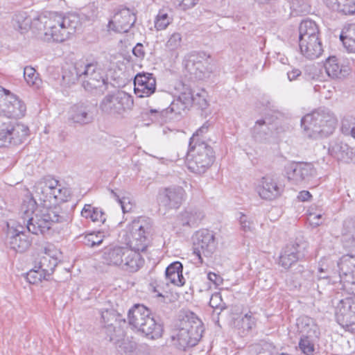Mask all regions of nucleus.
Returning <instances> with one entry per match:
<instances>
[{"label": "nucleus", "instance_id": "f257e3e1", "mask_svg": "<svg viewBox=\"0 0 355 355\" xmlns=\"http://www.w3.org/2000/svg\"><path fill=\"white\" fill-rule=\"evenodd\" d=\"M69 219L70 216L58 207L38 211L36 202L30 199L22 204L18 221L10 220L7 223L8 245L13 250L23 252L31 243L25 234V228L33 234H45L55 223Z\"/></svg>", "mask_w": 355, "mask_h": 355}, {"label": "nucleus", "instance_id": "f03ea898", "mask_svg": "<svg viewBox=\"0 0 355 355\" xmlns=\"http://www.w3.org/2000/svg\"><path fill=\"white\" fill-rule=\"evenodd\" d=\"M193 96L192 89L184 85L178 98L171 103L170 94L161 92L155 96L159 101L157 107L150 108L143 114L148 117L153 123L160 125L179 120L182 112L193 105Z\"/></svg>", "mask_w": 355, "mask_h": 355}, {"label": "nucleus", "instance_id": "7ed1b4c3", "mask_svg": "<svg viewBox=\"0 0 355 355\" xmlns=\"http://www.w3.org/2000/svg\"><path fill=\"white\" fill-rule=\"evenodd\" d=\"M39 30L43 31L44 40L62 42L69 40L80 26V19L75 14L62 15L58 13H49L40 15L33 22Z\"/></svg>", "mask_w": 355, "mask_h": 355}, {"label": "nucleus", "instance_id": "20e7f679", "mask_svg": "<svg viewBox=\"0 0 355 355\" xmlns=\"http://www.w3.org/2000/svg\"><path fill=\"white\" fill-rule=\"evenodd\" d=\"M204 332L202 321L193 313L185 315L171 336L173 345L181 350L196 345Z\"/></svg>", "mask_w": 355, "mask_h": 355}, {"label": "nucleus", "instance_id": "39448f33", "mask_svg": "<svg viewBox=\"0 0 355 355\" xmlns=\"http://www.w3.org/2000/svg\"><path fill=\"white\" fill-rule=\"evenodd\" d=\"M128 323L146 338L155 340L162 337L163 326L157 322L150 311L144 305L136 304L128 313Z\"/></svg>", "mask_w": 355, "mask_h": 355}, {"label": "nucleus", "instance_id": "423d86ee", "mask_svg": "<svg viewBox=\"0 0 355 355\" xmlns=\"http://www.w3.org/2000/svg\"><path fill=\"white\" fill-rule=\"evenodd\" d=\"M337 120L327 110L320 109L306 114L301 120V126L310 137H327L335 130Z\"/></svg>", "mask_w": 355, "mask_h": 355}, {"label": "nucleus", "instance_id": "0eeeda50", "mask_svg": "<svg viewBox=\"0 0 355 355\" xmlns=\"http://www.w3.org/2000/svg\"><path fill=\"white\" fill-rule=\"evenodd\" d=\"M188 155L191 157L188 161L189 169L198 174L205 173L215 158L213 148L205 142H189Z\"/></svg>", "mask_w": 355, "mask_h": 355}, {"label": "nucleus", "instance_id": "6e6552de", "mask_svg": "<svg viewBox=\"0 0 355 355\" xmlns=\"http://www.w3.org/2000/svg\"><path fill=\"white\" fill-rule=\"evenodd\" d=\"M153 227L150 218L139 217L128 225L129 241L128 245L134 251L144 252L149 244V235Z\"/></svg>", "mask_w": 355, "mask_h": 355}, {"label": "nucleus", "instance_id": "1a4fd4ad", "mask_svg": "<svg viewBox=\"0 0 355 355\" xmlns=\"http://www.w3.org/2000/svg\"><path fill=\"white\" fill-rule=\"evenodd\" d=\"M307 248L308 243L302 239L291 241L282 248L279 265L286 270L291 268L298 261L305 259L308 254Z\"/></svg>", "mask_w": 355, "mask_h": 355}, {"label": "nucleus", "instance_id": "9d476101", "mask_svg": "<svg viewBox=\"0 0 355 355\" xmlns=\"http://www.w3.org/2000/svg\"><path fill=\"white\" fill-rule=\"evenodd\" d=\"M133 105L132 96L125 92L106 95L101 101L99 109L103 113L119 116Z\"/></svg>", "mask_w": 355, "mask_h": 355}, {"label": "nucleus", "instance_id": "9b49d317", "mask_svg": "<svg viewBox=\"0 0 355 355\" xmlns=\"http://www.w3.org/2000/svg\"><path fill=\"white\" fill-rule=\"evenodd\" d=\"M26 125L17 122L3 123L0 128V148L17 146L22 144L28 135Z\"/></svg>", "mask_w": 355, "mask_h": 355}, {"label": "nucleus", "instance_id": "f8f14e48", "mask_svg": "<svg viewBox=\"0 0 355 355\" xmlns=\"http://www.w3.org/2000/svg\"><path fill=\"white\" fill-rule=\"evenodd\" d=\"M36 192L41 193L45 201L55 200V203L68 201L71 193L68 188L62 187L59 182L53 178H48L44 181L40 182L35 186Z\"/></svg>", "mask_w": 355, "mask_h": 355}, {"label": "nucleus", "instance_id": "ddd939ff", "mask_svg": "<svg viewBox=\"0 0 355 355\" xmlns=\"http://www.w3.org/2000/svg\"><path fill=\"white\" fill-rule=\"evenodd\" d=\"M217 243L213 232L206 229L198 231L193 237V252L200 263H203L202 255L209 257L215 252Z\"/></svg>", "mask_w": 355, "mask_h": 355}, {"label": "nucleus", "instance_id": "4468645a", "mask_svg": "<svg viewBox=\"0 0 355 355\" xmlns=\"http://www.w3.org/2000/svg\"><path fill=\"white\" fill-rule=\"evenodd\" d=\"M284 170L288 180L295 185L309 182L315 175L313 165L308 162H291Z\"/></svg>", "mask_w": 355, "mask_h": 355}, {"label": "nucleus", "instance_id": "2eb2a0df", "mask_svg": "<svg viewBox=\"0 0 355 355\" xmlns=\"http://www.w3.org/2000/svg\"><path fill=\"white\" fill-rule=\"evenodd\" d=\"M335 316L340 326L355 331V297L340 300L336 306Z\"/></svg>", "mask_w": 355, "mask_h": 355}, {"label": "nucleus", "instance_id": "dca6fc26", "mask_svg": "<svg viewBox=\"0 0 355 355\" xmlns=\"http://www.w3.org/2000/svg\"><path fill=\"white\" fill-rule=\"evenodd\" d=\"M123 256H125L126 259L131 261V264L128 261L126 262L128 263V268L130 269L131 266L136 268L135 262L137 260L136 258L137 255L135 254V251L129 247L115 245L106 249L104 252V259L107 264L110 265L119 266V264H121Z\"/></svg>", "mask_w": 355, "mask_h": 355}, {"label": "nucleus", "instance_id": "f3484780", "mask_svg": "<svg viewBox=\"0 0 355 355\" xmlns=\"http://www.w3.org/2000/svg\"><path fill=\"white\" fill-rule=\"evenodd\" d=\"M209 58L203 52L191 53L187 57L185 68L196 78L202 79L207 71Z\"/></svg>", "mask_w": 355, "mask_h": 355}, {"label": "nucleus", "instance_id": "a211bd4d", "mask_svg": "<svg viewBox=\"0 0 355 355\" xmlns=\"http://www.w3.org/2000/svg\"><path fill=\"white\" fill-rule=\"evenodd\" d=\"M136 21L135 14L127 8H123L114 14L108 23V28L114 32L127 33Z\"/></svg>", "mask_w": 355, "mask_h": 355}, {"label": "nucleus", "instance_id": "6ab92c4d", "mask_svg": "<svg viewBox=\"0 0 355 355\" xmlns=\"http://www.w3.org/2000/svg\"><path fill=\"white\" fill-rule=\"evenodd\" d=\"M26 106L16 95L10 91L3 98L2 108H0V116L8 118H21L25 115Z\"/></svg>", "mask_w": 355, "mask_h": 355}, {"label": "nucleus", "instance_id": "aec40b11", "mask_svg": "<svg viewBox=\"0 0 355 355\" xmlns=\"http://www.w3.org/2000/svg\"><path fill=\"white\" fill-rule=\"evenodd\" d=\"M185 199V191L180 187L165 188L159 192V201L168 209H178Z\"/></svg>", "mask_w": 355, "mask_h": 355}, {"label": "nucleus", "instance_id": "412c9836", "mask_svg": "<svg viewBox=\"0 0 355 355\" xmlns=\"http://www.w3.org/2000/svg\"><path fill=\"white\" fill-rule=\"evenodd\" d=\"M102 331L105 335L106 339L115 345H118L125 352H132L136 347L135 343L126 342L124 331L119 326H112V324L103 325Z\"/></svg>", "mask_w": 355, "mask_h": 355}, {"label": "nucleus", "instance_id": "4be33fe9", "mask_svg": "<svg viewBox=\"0 0 355 355\" xmlns=\"http://www.w3.org/2000/svg\"><path fill=\"white\" fill-rule=\"evenodd\" d=\"M135 94L139 98L148 97L156 90V80L152 73H138L134 79Z\"/></svg>", "mask_w": 355, "mask_h": 355}, {"label": "nucleus", "instance_id": "5701e85b", "mask_svg": "<svg viewBox=\"0 0 355 355\" xmlns=\"http://www.w3.org/2000/svg\"><path fill=\"white\" fill-rule=\"evenodd\" d=\"M259 196L265 200H273L279 197L283 191L277 182L270 177H263L261 185L257 188Z\"/></svg>", "mask_w": 355, "mask_h": 355}, {"label": "nucleus", "instance_id": "b1692460", "mask_svg": "<svg viewBox=\"0 0 355 355\" xmlns=\"http://www.w3.org/2000/svg\"><path fill=\"white\" fill-rule=\"evenodd\" d=\"M89 70V62L87 60H80L76 62L74 65V71L76 76H69L67 73L62 75V79L65 84L70 85L75 83L76 80L83 83V87L85 90L87 89L89 82L85 80L87 76V71Z\"/></svg>", "mask_w": 355, "mask_h": 355}, {"label": "nucleus", "instance_id": "393cba45", "mask_svg": "<svg viewBox=\"0 0 355 355\" xmlns=\"http://www.w3.org/2000/svg\"><path fill=\"white\" fill-rule=\"evenodd\" d=\"M299 46L301 53L310 60L319 58L323 52L320 37L300 40Z\"/></svg>", "mask_w": 355, "mask_h": 355}, {"label": "nucleus", "instance_id": "a878e982", "mask_svg": "<svg viewBox=\"0 0 355 355\" xmlns=\"http://www.w3.org/2000/svg\"><path fill=\"white\" fill-rule=\"evenodd\" d=\"M202 211L197 208H187L178 216V224L182 226L196 227L204 218Z\"/></svg>", "mask_w": 355, "mask_h": 355}, {"label": "nucleus", "instance_id": "bb28decb", "mask_svg": "<svg viewBox=\"0 0 355 355\" xmlns=\"http://www.w3.org/2000/svg\"><path fill=\"white\" fill-rule=\"evenodd\" d=\"M329 151L338 159L348 162L352 159V148L342 141L336 140L330 144Z\"/></svg>", "mask_w": 355, "mask_h": 355}, {"label": "nucleus", "instance_id": "cd10ccee", "mask_svg": "<svg viewBox=\"0 0 355 355\" xmlns=\"http://www.w3.org/2000/svg\"><path fill=\"white\" fill-rule=\"evenodd\" d=\"M320 37V31L315 21L306 19L299 26V41Z\"/></svg>", "mask_w": 355, "mask_h": 355}, {"label": "nucleus", "instance_id": "c85d7f7f", "mask_svg": "<svg viewBox=\"0 0 355 355\" xmlns=\"http://www.w3.org/2000/svg\"><path fill=\"white\" fill-rule=\"evenodd\" d=\"M182 264L180 261L173 262L166 269V278L175 285H184L185 279L182 275Z\"/></svg>", "mask_w": 355, "mask_h": 355}, {"label": "nucleus", "instance_id": "c756f323", "mask_svg": "<svg viewBox=\"0 0 355 355\" xmlns=\"http://www.w3.org/2000/svg\"><path fill=\"white\" fill-rule=\"evenodd\" d=\"M297 329L302 336L309 337H318L319 331L318 326L315 324L313 320L308 316H302L297 320Z\"/></svg>", "mask_w": 355, "mask_h": 355}, {"label": "nucleus", "instance_id": "7c9ffc66", "mask_svg": "<svg viewBox=\"0 0 355 355\" xmlns=\"http://www.w3.org/2000/svg\"><path fill=\"white\" fill-rule=\"evenodd\" d=\"M309 273V272L304 268V266L299 264L296 268V272L287 275L286 279L287 286L291 289L300 288Z\"/></svg>", "mask_w": 355, "mask_h": 355}, {"label": "nucleus", "instance_id": "2f4dec72", "mask_svg": "<svg viewBox=\"0 0 355 355\" xmlns=\"http://www.w3.org/2000/svg\"><path fill=\"white\" fill-rule=\"evenodd\" d=\"M270 134V128L263 119L257 121L252 129V137L259 142H265Z\"/></svg>", "mask_w": 355, "mask_h": 355}, {"label": "nucleus", "instance_id": "473e14b6", "mask_svg": "<svg viewBox=\"0 0 355 355\" xmlns=\"http://www.w3.org/2000/svg\"><path fill=\"white\" fill-rule=\"evenodd\" d=\"M340 39L349 52L355 53V24L345 26L340 35Z\"/></svg>", "mask_w": 355, "mask_h": 355}, {"label": "nucleus", "instance_id": "72a5a7b5", "mask_svg": "<svg viewBox=\"0 0 355 355\" xmlns=\"http://www.w3.org/2000/svg\"><path fill=\"white\" fill-rule=\"evenodd\" d=\"M69 119L73 122L80 124L87 123L88 108L86 103H79L71 107Z\"/></svg>", "mask_w": 355, "mask_h": 355}, {"label": "nucleus", "instance_id": "f704fd0d", "mask_svg": "<svg viewBox=\"0 0 355 355\" xmlns=\"http://www.w3.org/2000/svg\"><path fill=\"white\" fill-rule=\"evenodd\" d=\"M324 67L328 76H329L331 78H340L342 73V69L338 62V59L336 57H329L327 59Z\"/></svg>", "mask_w": 355, "mask_h": 355}, {"label": "nucleus", "instance_id": "c9c22d12", "mask_svg": "<svg viewBox=\"0 0 355 355\" xmlns=\"http://www.w3.org/2000/svg\"><path fill=\"white\" fill-rule=\"evenodd\" d=\"M24 77L29 86L35 89H38L41 87L42 81L40 78L39 73L32 67L26 66L24 67Z\"/></svg>", "mask_w": 355, "mask_h": 355}, {"label": "nucleus", "instance_id": "e433bc0d", "mask_svg": "<svg viewBox=\"0 0 355 355\" xmlns=\"http://www.w3.org/2000/svg\"><path fill=\"white\" fill-rule=\"evenodd\" d=\"M101 315L103 325H109V324H112V326H119V322H125V320L124 318H121V315L113 309H105L102 311L101 312Z\"/></svg>", "mask_w": 355, "mask_h": 355}, {"label": "nucleus", "instance_id": "4c0bfd02", "mask_svg": "<svg viewBox=\"0 0 355 355\" xmlns=\"http://www.w3.org/2000/svg\"><path fill=\"white\" fill-rule=\"evenodd\" d=\"M105 73H90V89H96L103 94L106 89Z\"/></svg>", "mask_w": 355, "mask_h": 355}, {"label": "nucleus", "instance_id": "58836bf2", "mask_svg": "<svg viewBox=\"0 0 355 355\" xmlns=\"http://www.w3.org/2000/svg\"><path fill=\"white\" fill-rule=\"evenodd\" d=\"M14 26L21 33L26 31L32 24V19L25 12L15 14L14 18Z\"/></svg>", "mask_w": 355, "mask_h": 355}, {"label": "nucleus", "instance_id": "ea45409f", "mask_svg": "<svg viewBox=\"0 0 355 355\" xmlns=\"http://www.w3.org/2000/svg\"><path fill=\"white\" fill-rule=\"evenodd\" d=\"M57 265L58 259L47 252L45 253L44 256L41 257L40 261V267L47 276L53 273Z\"/></svg>", "mask_w": 355, "mask_h": 355}, {"label": "nucleus", "instance_id": "a19ab883", "mask_svg": "<svg viewBox=\"0 0 355 355\" xmlns=\"http://www.w3.org/2000/svg\"><path fill=\"white\" fill-rule=\"evenodd\" d=\"M318 337L301 336L298 347L304 355H313L315 352V341Z\"/></svg>", "mask_w": 355, "mask_h": 355}, {"label": "nucleus", "instance_id": "79ce46f5", "mask_svg": "<svg viewBox=\"0 0 355 355\" xmlns=\"http://www.w3.org/2000/svg\"><path fill=\"white\" fill-rule=\"evenodd\" d=\"M334 11L345 15H351L355 13V0H340Z\"/></svg>", "mask_w": 355, "mask_h": 355}, {"label": "nucleus", "instance_id": "37998d69", "mask_svg": "<svg viewBox=\"0 0 355 355\" xmlns=\"http://www.w3.org/2000/svg\"><path fill=\"white\" fill-rule=\"evenodd\" d=\"M209 306L214 309V313L216 315H219L222 311L227 309V306L219 293H215L211 295Z\"/></svg>", "mask_w": 355, "mask_h": 355}, {"label": "nucleus", "instance_id": "c03bdc74", "mask_svg": "<svg viewBox=\"0 0 355 355\" xmlns=\"http://www.w3.org/2000/svg\"><path fill=\"white\" fill-rule=\"evenodd\" d=\"M337 271H338V268L335 269L334 263L329 259L324 258L319 262L318 275H322V273H327V275H334Z\"/></svg>", "mask_w": 355, "mask_h": 355}, {"label": "nucleus", "instance_id": "a18cd8bd", "mask_svg": "<svg viewBox=\"0 0 355 355\" xmlns=\"http://www.w3.org/2000/svg\"><path fill=\"white\" fill-rule=\"evenodd\" d=\"M172 21V18L162 10L157 14L155 20V27L157 31L164 30Z\"/></svg>", "mask_w": 355, "mask_h": 355}, {"label": "nucleus", "instance_id": "49530a36", "mask_svg": "<svg viewBox=\"0 0 355 355\" xmlns=\"http://www.w3.org/2000/svg\"><path fill=\"white\" fill-rule=\"evenodd\" d=\"M47 275L39 266L37 269H32L28 271L26 274L27 281L32 284H37L42 282V279H45Z\"/></svg>", "mask_w": 355, "mask_h": 355}, {"label": "nucleus", "instance_id": "de8ad7c7", "mask_svg": "<svg viewBox=\"0 0 355 355\" xmlns=\"http://www.w3.org/2000/svg\"><path fill=\"white\" fill-rule=\"evenodd\" d=\"M135 254L137 255L136 257L137 258V261H136V268L135 267H130L132 268H128V263H126L127 261L128 262H130L131 261H129V259H126V257L125 256H123L122 259H123V262L121 263V264H119V266H121L124 270L125 271H128L129 272H135L137 271H138L143 266H144V259L142 258L141 255L140 254V253L137 251L135 250ZM130 264H131V263H130Z\"/></svg>", "mask_w": 355, "mask_h": 355}, {"label": "nucleus", "instance_id": "09e8293b", "mask_svg": "<svg viewBox=\"0 0 355 355\" xmlns=\"http://www.w3.org/2000/svg\"><path fill=\"white\" fill-rule=\"evenodd\" d=\"M337 277L334 275H327V276H322L318 275V290L320 293H322L323 291L326 289V286L330 287L332 284L336 282Z\"/></svg>", "mask_w": 355, "mask_h": 355}, {"label": "nucleus", "instance_id": "8fccbe9b", "mask_svg": "<svg viewBox=\"0 0 355 355\" xmlns=\"http://www.w3.org/2000/svg\"><path fill=\"white\" fill-rule=\"evenodd\" d=\"M239 222L240 229L244 232H252L255 229L254 223L252 218L242 213H240Z\"/></svg>", "mask_w": 355, "mask_h": 355}, {"label": "nucleus", "instance_id": "3c124183", "mask_svg": "<svg viewBox=\"0 0 355 355\" xmlns=\"http://www.w3.org/2000/svg\"><path fill=\"white\" fill-rule=\"evenodd\" d=\"M341 131L345 135H350L355 129V119L353 117H345L341 123Z\"/></svg>", "mask_w": 355, "mask_h": 355}, {"label": "nucleus", "instance_id": "603ef678", "mask_svg": "<svg viewBox=\"0 0 355 355\" xmlns=\"http://www.w3.org/2000/svg\"><path fill=\"white\" fill-rule=\"evenodd\" d=\"M206 97L207 92L204 89H202L200 92H198L194 94L193 105H196L202 110L206 109L208 106V102Z\"/></svg>", "mask_w": 355, "mask_h": 355}, {"label": "nucleus", "instance_id": "864d4df0", "mask_svg": "<svg viewBox=\"0 0 355 355\" xmlns=\"http://www.w3.org/2000/svg\"><path fill=\"white\" fill-rule=\"evenodd\" d=\"M241 328L243 330L250 331L256 324V319L251 311L248 312L241 320Z\"/></svg>", "mask_w": 355, "mask_h": 355}, {"label": "nucleus", "instance_id": "5fc2aeb1", "mask_svg": "<svg viewBox=\"0 0 355 355\" xmlns=\"http://www.w3.org/2000/svg\"><path fill=\"white\" fill-rule=\"evenodd\" d=\"M182 42L181 35L178 33H175L171 35L166 42V46L169 50H175L180 46Z\"/></svg>", "mask_w": 355, "mask_h": 355}, {"label": "nucleus", "instance_id": "6e6d98bb", "mask_svg": "<svg viewBox=\"0 0 355 355\" xmlns=\"http://www.w3.org/2000/svg\"><path fill=\"white\" fill-rule=\"evenodd\" d=\"M90 219L92 222L99 224H103L106 220L105 213L101 209L97 207H94L92 213L90 212Z\"/></svg>", "mask_w": 355, "mask_h": 355}, {"label": "nucleus", "instance_id": "4d7b16f0", "mask_svg": "<svg viewBox=\"0 0 355 355\" xmlns=\"http://www.w3.org/2000/svg\"><path fill=\"white\" fill-rule=\"evenodd\" d=\"M105 238L103 231L90 232V248L100 245Z\"/></svg>", "mask_w": 355, "mask_h": 355}, {"label": "nucleus", "instance_id": "13d9d810", "mask_svg": "<svg viewBox=\"0 0 355 355\" xmlns=\"http://www.w3.org/2000/svg\"><path fill=\"white\" fill-rule=\"evenodd\" d=\"M343 243L347 248L355 247V227L349 233H344Z\"/></svg>", "mask_w": 355, "mask_h": 355}, {"label": "nucleus", "instance_id": "bf43d9fd", "mask_svg": "<svg viewBox=\"0 0 355 355\" xmlns=\"http://www.w3.org/2000/svg\"><path fill=\"white\" fill-rule=\"evenodd\" d=\"M90 73H105L104 63L99 60H92L90 62Z\"/></svg>", "mask_w": 355, "mask_h": 355}, {"label": "nucleus", "instance_id": "052dcab7", "mask_svg": "<svg viewBox=\"0 0 355 355\" xmlns=\"http://www.w3.org/2000/svg\"><path fill=\"white\" fill-rule=\"evenodd\" d=\"M208 128L209 125L207 122L196 131V132L193 135L192 137L190 139V142H192L193 144L196 143V141L197 143L203 142L202 141L200 140V136L207 132Z\"/></svg>", "mask_w": 355, "mask_h": 355}, {"label": "nucleus", "instance_id": "680f3d73", "mask_svg": "<svg viewBox=\"0 0 355 355\" xmlns=\"http://www.w3.org/2000/svg\"><path fill=\"white\" fill-rule=\"evenodd\" d=\"M132 53L139 59H143L146 55L144 45L141 43H137L132 49Z\"/></svg>", "mask_w": 355, "mask_h": 355}, {"label": "nucleus", "instance_id": "e2e57ef3", "mask_svg": "<svg viewBox=\"0 0 355 355\" xmlns=\"http://www.w3.org/2000/svg\"><path fill=\"white\" fill-rule=\"evenodd\" d=\"M311 225L318 226L322 224V214H314L309 213L308 218Z\"/></svg>", "mask_w": 355, "mask_h": 355}, {"label": "nucleus", "instance_id": "0e129e2a", "mask_svg": "<svg viewBox=\"0 0 355 355\" xmlns=\"http://www.w3.org/2000/svg\"><path fill=\"white\" fill-rule=\"evenodd\" d=\"M207 279L217 286L222 284L223 282V279L220 275L211 272L207 274Z\"/></svg>", "mask_w": 355, "mask_h": 355}, {"label": "nucleus", "instance_id": "69168bd1", "mask_svg": "<svg viewBox=\"0 0 355 355\" xmlns=\"http://www.w3.org/2000/svg\"><path fill=\"white\" fill-rule=\"evenodd\" d=\"M180 6L183 8V9H188L194 6L198 0H176Z\"/></svg>", "mask_w": 355, "mask_h": 355}, {"label": "nucleus", "instance_id": "338daca9", "mask_svg": "<svg viewBox=\"0 0 355 355\" xmlns=\"http://www.w3.org/2000/svg\"><path fill=\"white\" fill-rule=\"evenodd\" d=\"M301 74H302V72H301V71L300 69H293L292 71L287 72L288 79L290 81L295 80L299 76H300Z\"/></svg>", "mask_w": 355, "mask_h": 355}, {"label": "nucleus", "instance_id": "774afa93", "mask_svg": "<svg viewBox=\"0 0 355 355\" xmlns=\"http://www.w3.org/2000/svg\"><path fill=\"white\" fill-rule=\"evenodd\" d=\"M312 197L311 194L308 191H302L298 195V199L301 201H307Z\"/></svg>", "mask_w": 355, "mask_h": 355}]
</instances>
